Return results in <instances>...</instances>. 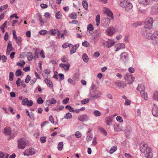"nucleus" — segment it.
Returning a JSON list of instances; mask_svg holds the SVG:
<instances>
[{"label": "nucleus", "mask_w": 158, "mask_h": 158, "mask_svg": "<svg viewBox=\"0 0 158 158\" xmlns=\"http://www.w3.org/2000/svg\"><path fill=\"white\" fill-rule=\"evenodd\" d=\"M144 37L150 40V42L154 45H158V31H155L153 32L148 30H144L143 32Z\"/></svg>", "instance_id": "nucleus-1"}, {"label": "nucleus", "mask_w": 158, "mask_h": 158, "mask_svg": "<svg viewBox=\"0 0 158 158\" xmlns=\"http://www.w3.org/2000/svg\"><path fill=\"white\" fill-rule=\"evenodd\" d=\"M104 14L106 16H108L110 18H103V19L104 20V22L106 25L108 26L110 23V20L113 19V14L111 11L106 8L104 10Z\"/></svg>", "instance_id": "nucleus-2"}, {"label": "nucleus", "mask_w": 158, "mask_h": 158, "mask_svg": "<svg viewBox=\"0 0 158 158\" xmlns=\"http://www.w3.org/2000/svg\"><path fill=\"white\" fill-rule=\"evenodd\" d=\"M140 149L143 153H145V155L148 156L151 151V148L148 147V144L145 142H142L140 145Z\"/></svg>", "instance_id": "nucleus-3"}, {"label": "nucleus", "mask_w": 158, "mask_h": 158, "mask_svg": "<svg viewBox=\"0 0 158 158\" xmlns=\"http://www.w3.org/2000/svg\"><path fill=\"white\" fill-rule=\"evenodd\" d=\"M4 132L6 135H11L10 139H13L14 137L17 135V131H15L12 133L11 128L9 127H7L4 128Z\"/></svg>", "instance_id": "nucleus-4"}, {"label": "nucleus", "mask_w": 158, "mask_h": 158, "mask_svg": "<svg viewBox=\"0 0 158 158\" xmlns=\"http://www.w3.org/2000/svg\"><path fill=\"white\" fill-rule=\"evenodd\" d=\"M153 19L150 17L147 18L145 20L144 24L145 28H151L152 26Z\"/></svg>", "instance_id": "nucleus-5"}, {"label": "nucleus", "mask_w": 158, "mask_h": 158, "mask_svg": "<svg viewBox=\"0 0 158 158\" xmlns=\"http://www.w3.org/2000/svg\"><path fill=\"white\" fill-rule=\"evenodd\" d=\"M124 78L129 84H132L135 79L132 74L129 73L126 74L124 76Z\"/></svg>", "instance_id": "nucleus-6"}, {"label": "nucleus", "mask_w": 158, "mask_h": 158, "mask_svg": "<svg viewBox=\"0 0 158 158\" xmlns=\"http://www.w3.org/2000/svg\"><path fill=\"white\" fill-rule=\"evenodd\" d=\"M21 104L23 106L27 105V106L30 107L33 105V102L32 100H29L28 98H26L22 100Z\"/></svg>", "instance_id": "nucleus-7"}, {"label": "nucleus", "mask_w": 158, "mask_h": 158, "mask_svg": "<svg viewBox=\"0 0 158 158\" xmlns=\"http://www.w3.org/2000/svg\"><path fill=\"white\" fill-rule=\"evenodd\" d=\"M35 153V149L33 148H30L29 149H26L23 152L24 156H28L32 155Z\"/></svg>", "instance_id": "nucleus-8"}, {"label": "nucleus", "mask_w": 158, "mask_h": 158, "mask_svg": "<svg viewBox=\"0 0 158 158\" xmlns=\"http://www.w3.org/2000/svg\"><path fill=\"white\" fill-rule=\"evenodd\" d=\"M153 0H138L139 3L144 6H146L152 3Z\"/></svg>", "instance_id": "nucleus-9"}, {"label": "nucleus", "mask_w": 158, "mask_h": 158, "mask_svg": "<svg viewBox=\"0 0 158 158\" xmlns=\"http://www.w3.org/2000/svg\"><path fill=\"white\" fill-rule=\"evenodd\" d=\"M18 148L20 149L24 148L26 146V143L23 138H21L18 141Z\"/></svg>", "instance_id": "nucleus-10"}, {"label": "nucleus", "mask_w": 158, "mask_h": 158, "mask_svg": "<svg viewBox=\"0 0 158 158\" xmlns=\"http://www.w3.org/2000/svg\"><path fill=\"white\" fill-rule=\"evenodd\" d=\"M114 85L118 89H122L127 86V84L126 83L120 81L115 82Z\"/></svg>", "instance_id": "nucleus-11"}, {"label": "nucleus", "mask_w": 158, "mask_h": 158, "mask_svg": "<svg viewBox=\"0 0 158 158\" xmlns=\"http://www.w3.org/2000/svg\"><path fill=\"white\" fill-rule=\"evenodd\" d=\"M89 117L86 114L80 115L78 117V120L81 122L87 121L89 120Z\"/></svg>", "instance_id": "nucleus-12"}, {"label": "nucleus", "mask_w": 158, "mask_h": 158, "mask_svg": "<svg viewBox=\"0 0 158 158\" xmlns=\"http://www.w3.org/2000/svg\"><path fill=\"white\" fill-rule=\"evenodd\" d=\"M13 50V48L12 47L11 41H9L7 46V49L6 51V54L8 55L10 51Z\"/></svg>", "instance_id": "nucleus-13"}, {"label": "nucleus", "mask_w": 158, "mask_h": 158, "mask_svg": "<svg viewBox=\"0 0 158 158\" xmlns=\"http://www.w3.org/2000/svg\"><path fill=\"white\" fill-rule=\"evenodd\" d=\"M106 31L107 34L110 36H112L115 32V29L113 27L108 28Z\"/></svg>", "instance_id": "nucleus-14"}, {"label": "nucleus", "mask_w": 158, "mask_h": 158, "mask_svg": "<svg viewBox=\"0 0 158 158\" xmlns=\"http://www.w3.org/2000/svg\"><path fill=\"white\" fill-rule=\"evenodd\" d=\"M115 47L116 48L115 51L117 52L120 49L124 48H125V45L123 43H119L116 44Z\"/></svg>", "instance_id": "nucleus-15"}, {"label": "nucleus", "mask_w": 158, "mask_h": 158, "mask_svg": "<svg viewBox=\"0 0 158 158\" xmlns=\"http://www.w3.org/2000/svg\"><path fill=\"white\" fill-rule=\"evenodd\" d=\"M56 102V101L55 99L52 98L50 99L46 100L45 103L47 105L49 106L50 104H55Z\"/></svg>", "instance_id": "nucleus-16"}, {"label": "nucleus", "mask_w": 158, "mask_h": 158, "mask_svg": "<svg viewBox=\"0 0 158 158\" xmlns=\"http://www.w3.org/2000/svg\"><path fill=\"white\" fill-rule=\"evenodd\" d=\"M152 114L153 116L157 117L158 116V111L157 108V106L156 105H154L152 111Z\"/></svg>", "instance_id": "nucleus-17"}, {"label": "nucleus", "mask_w": 158, "mask_h": 158, "mask_svg": "<svg viewBox=\"0 0 158 158\" xmlns=\"http://www.w3.org/2000/svg\"><path fill=\"white\" fill-rule=\"evenodd\" d=\"M114 130L116 131H123V127L117 124H115L114 125Z\"/></svg>", "instance_id": "nucleus-18"}, {"label": "nucleus", "mask_w": 158, "mask_h": 158, "mask_svg": "<svg viewBox=\"0 0 158 158\" xmlns=\"http://www.w3.org/2000/svg\"><path fill=\"white\" fill-rule=\"evenodd\" d=\"M137 90L138 91H139L140 93H141V92L145 91V88L144 86L142 84L139 85L138 86L137 88Z\"/></svg>", "instance_id": "nucleus-19"}, {"label": "nucleus", "mask_w": 158, "mask_h": 158, "mask_svg": "<svg viewBox=\"0 0 158 158\" xmlns=\"http://www.w3.org/2000/svg\"><path fill=\"white\" fill-rule=\"evenodd\" d=\"M59 66L60 67L63 68L64 70H68L69 69L70 65L69 63L67 62L66 64L61 63L60 64Z\"/></svg>", "instance_id": "nucleus-20"}, {"label": "nucleus", "mask_w": 158, "mask_h": 158, "mask_svg": "<svg viewBox=\"0 0 158 158\" xmlns=\"http://www.w3.org/2000/svg\"><path fill=\"white\" fill-rule=\"evenodd\" d=\"M128 57V56L126 52L122 53L120 55L121 59L124 61H126Z\"/></svg>", "instance_id": "nucleus-21"}, {"label": "nucleus", "mask_w": 158, "mask_h": 158, "mask_svg": "<svg viewBox=\"0 0 158 158\" xmlns=\"http://www.w3.org/2000/svg\"><path fill=\"white\" fill-rule=\"evenodd\" d=\"M157 6L156 5H154L151 8V12L153 14H156L158 13V10L157 9Z\"/></svg>", "instance_id": "nucleus-22"}, {"label": "nucleus", "mask_w": 158, "mask_h": 158, "mask_svg": "<svg viewBox=\"0 0 158 158\" xmlns=\"http://www.w3.org/2000/svg\"><path fill=\"white\" fill-rule=\"evenodd\" d=\"M132 8V5L131 3L130 2H127L126 7H124L123 8H124L125 10L127 11H128L130 10Z\"/></svg>", "instance_id": "nucleus-23"}, {"label": "nucleus", "mask_w": 158, "mask_h": 158, "mask_svg": "<svg viewBox=\"0 0 158 158\" xmlns=\"http://www.w3.org/2000/svg\"><path fill=\"white\" fill-rule=\"evenodd\" d=\"M143 24V23L141 22H139L132 23L131 26L132 27H137L138 26H140Z\"/></svg>", "instance_id": "nucleus-24"}, {"label": "nucleus", "mask_w": 158, "mask_h": 158, "mask_svg": "<svg viewBox=\"0 0 158 158\" xmlns=\"http://www.w3.org/2000/svg\"><path fill=\"white\" fill-rule=\"evenodd\" d=\"M37 19L40 22V23L42 24H44L46 22V21L42 19V16L40 14H38L37 15Z\"/></svg>", "instance_id": "nucleus-25"}, {"label": "nucleus", "mask_w": 158, "mask_h": 158, "mask_svg": "<svg viewBox=\"0 0 158 158\" xmlns=\"http://www.w3.org/2000/svg\"><path fill=\"white\" fill-rule=\"evenodd\" d=\"M107 44H108V48H109L110 47L112 46L113 45L115 42H114V40H109L107 41Z\"/></svg>", "instance_id": "nucleus-26"}, {"label": "nucleus", "mask_w": 158, "mask_h": 158, "mask_svg": "<svg viewBox=\"0 0 158 158\" xmlns=\"http://www.w3.org/2000/svg\"><path fill=\"white\" fill-rule=\"evenodd\" d=\"M140 94L142 98H143L146 100H148V96L146 93H145L144 91H143V92H141Z\"/></svg>", "instance_id": "nucleus-27"}, {"label": "nucleus", "mask_w": 158, "mask_h": 158, "mask_svg": "<svg viewBox=\"0 0 158 158\" xmlns=\"http://www.w3.org/2000/svg\"><path fill=\"white\" fill-rule=\"evenodd\" d=\"M127 2L125 0H121L120 3V6L122 8L126 7Z\"/></svg>", "instance_id": "nucleus-28"}, {"label": "nucleus", "mask_w": 158, "mask_h": 158, "mask_svg": "<svg viewBox=\"0 0 158 158\" xmlns=\"http://www.w3.org/2000/svg\"><path fill=\"white\" fill-rule=\"evenodd\" d=\"M98 130L104 135H107V132L106 131L101 127H98Z\"/></svg>", "instance_id": "nucleus-29"}, {"label": "nucleus", "mask_w": 158, "mask_h": 158, "mask_svg": "<svg viewBox=\"0 0 158 158\" xmlns=\"http://www.w3.org/2000/svg\"><path fill=\"white\" fill-rule=\"evenodd\" d=\"M44 81L48 86L51 87H52V83L50 80L46 78L44 80Z\"/></svg>", "instance_id": "nucleus-30"}, {"label": "nucleus", "mask_w": 158, "mask_h": 158, "mask_svg": "<svg viewBox=\"0 0 158 158\" xmlns=\"http://www.w3.org/2000/svg\"><path fill=\"white\" fill-rule=\"evenodd\" d=\"M69 47L70 48V52L71 54L73 53L76 52V49H75L72 44H69Z\"/></svg>", "instance_id": "nucleus-31"}, {"label": "nucleus", "mask_w": 158, "mask_h": 158, "mask_svg": "<svg viewBox=\"0 0 158 158\" xmlns=\"http://www.w3.org/2000/svg\"><path fill=\"white\" fill-rule=\"evenodd\" d=\"M16 41V42L19 46H21L22 45L21 42L22 41V38L20 36H18V38Z\"/></svg>", "instance_id": "nucleus-32"}, {"label": "nucleus", "mask_w": 158, "mask_h": 158, "mask_svg": "<svg viewBox=\"0 0 158 158\" xmlns=\"http://www.w3.org/2000/svg\"><path fill=\"white\" fill-rule=\"evenodd\" d=\"M64 106H59V107L57 106L56 108H53V110L57 111H60L62 110L64 108Z\"/></svg>", "instance_id": "nucleus-33"}, {"label": "nucleus", "mask_w": 158, "mask_h": 158, "mask_svg": "<svg viewBox=\"0 0 158 158\" xmlns=\"http://www.w3.org/2000/svg\"><path fill=\"white\" fill-rule=\"evenodd\" d=\"M9 155L7 153H4L0 152V158H8Z\"/></svg>", "instance_id": "nucleus-34"}, {"label": "nucleus", "mask_w": 158, "mask_h": 158, "mask_svg": "<svg viewBox=\"0 0 158 158\" xmlns=\"http://www.w3.org/2000/svg\"><path fill=\"white\" fill-rule=\"evenodd\" d=\"M117 149L116 146H114L112 147L110 150V154H112L114 152H115Z\"/></svg>", "instance_id": "nucleus-35"}, {"label": "nucleus", "mask_w": 158, "mask_h": 158, "mask_svg": "<svg viewBox=\"0 0 158 158\" xmlns=\"http://www.w3.org/2000/svg\"><path fill=\"white\" fill-rule=\"evenodd\" d=\"M96 24L98 26L100 23V15H97L96 17Z\"/></svg>", "instance_id": "nucleus-36"}, {"label": "nucleus", "mask_w": 158, "mask_h": 158, "mask_svg": "<svg viewBox=\"0 0 158 158\" xmlns=\"http://www.w3.org/2000/svg\"><path fill=\"white\" fill-rule=\"evenodd\" d=\"M153 98L154 100L158 101V92L156 91L154 92Z\"/></svg>", "instance_id": "nucleus-37"}, {"label": "nucleus", "mask_w": 158, "mask_h": 158, "mask_svg": "<svg viewBox=\"0 0 158 158\" xmlns=\"http://www.w3.org/2000/svg\"><path fill=\"white\" fill-rule=\"evenodd\" d=\"M82 4L83 7L85 9V10H87L88 7L87 2L85 1H83Z\"/></svg>", "instance_id": "nucleus-38"}, {"label": "nucleus", "mask_w": 158, "mask_h": 158, "mask_svg": "<svg viewBox=\"0 0 158 158\" xmlns=\"http://www.w3.org/2000/svg\"><path fill=\"white\" fill-rule=\"evenodd\" d=\"M82 59L83 61L85 62H87L88 61V58L87 55L84 53L82 56Z\"/></svg>", "instance_id": "nucleus-39"}, {"label": "nucleus", "mask_w": 158, "mask_h": 158, "mask_svg": "<svg viewBox=\"0 0 158 158\" xmlns=\"http://www.w3.org/2000/svg\"><path fill=\"white\" fill-rule=\"evenodd\" d=\"M27 58L29 61H31L32 60L33 56L31 52H28L27 53Z\"/></svg>", "instance_id": "nucleus-40"}, {"label": "nucleus", "mask_w": 158, "mask_h": 158, "mask_svg": "<svg viewBox=\"0 0 158 158\" xmlns=\"http://www.w3.org/2000/svg\"><path fill=\"white\" fill-rule=\"evenodd\" d=\"M25 62L23 60H22L20 61V62H17L16 64L17 66H20L22 67H23V65L25 64Z\"/></svg>", "instance_id": "nucleus-41"}, {"label": "nucleus", "mask_w": 158, "mask_h": 158, "mask_svg": "<svg viewBox=\"0 0 158 158\" xmlns=\"http://www.w3.org/2000/svg\"><path fill=\"white\" fill-rule=\"evenodd\" d=\"M72 115L69 113H66L64 116V118L66 119H69L72 118Z\"/></svg>", "instance_id": "nucleus-42"}, {"label": "nucleus", "mask_w": 158, "mask_h": 158, "mask_svg": "<svg viewBox=\"0 0 158 158\" xmlns=\"http://www.w3.org/2000/svg\"><path fill=\"white\" fill-rule=\"evenodd\" d=\"M68 81L69 84L73 85H74L76 83L75 80H73L71 78H69L68 80Z\"/></svg>", "instance_id": "nucleus-43"}, {"label": "nucleus", "mask_w": 158, "mask_h": 158, "mask_svg": "<svg viewBox=\"0 0 158 158\" xmlns=\"http://www.w3.org/2000/svg\"><path fill=\"white\" fill-rule=\"evenodd\" d=\"M63 147V144L62 142H60L58 145V149L59 150H61Z\"/></svg>", "instance_id": "nucleus-44"}, {"label": "nucleus", "mask_w": 158, "mask_h": 158, "mask_svg": "<svg viewBox=\"0 0 158 158\" xmlns=\"http://www.w3.org/2000/svg\"><path fill=\"white\" fill-rule=\"evenodd\" d=\"M38 65L39 67L38 68H37V70H38V72L39 73H41V72L42 70V63L41 62H40L38 63Z\"/></svg>", "instance_id": "nucleus-45"}, {"label": "nucleus", "mask_w": 158, "mask_h": 158, "mask_svg": "<svg viewBox=\"0 0 158 158\" xmlns=\"http://www.w3.org/2000/svg\"><path fill=\"white\" fill-rule=\"evenodd\" d=\"M94 114L95 116L97 117L100 116L101 114L100 112L98 110L94 111Z\"/></svg>", "instance_id": "nucleus-46"}, {"label": "nucleus", "mask_w": 158, "mask_h": 158, "mask_svg": "<svg viewBox=\"0 0 158 158\" xmlns=\"http://www.w3.org/2000/svg\"><path fill=\"white\" fill-rule=\"evenodd\" d=\"M77 17V14L75 13H72L70 15V18L73 19H76Z\"/></svg>", "instance_id": "nucleus-47"}, {"label": "nucleus", "mask_w": 158, "mask_h": 158, "mask_svg": "<svg viewBox=\"0 0 158 158\" xmlns=\"http://www.w3.org/2000/svg\"><path fill=\"white\" fill-rule=\"evenodd\" d=\"M22 71L20 69H19L15 72V74L16 76L19 77L21 75Z\"/></svg>", "instance_id": "nucleus-48"}, {"label": "nucleus", "mask_w": 158, "mask_h": 158, "mask_svg": "<svg viewBox=\"0 0 158 158\" xmlns=\"http://www.w3.org/2000/svg\"><path fill=\"white\" fill-rule=\"evenodd\" d=\"M87 29L90 31L93 30L94 27L93 25L91 24H89L88 25Z\"/></svg>", "instance_id": "nucleus-49"}, {"label": "nucleus", "mask_w": 158, "mask_h": 158, "mask_svg": "<svg viewBox=\"0 0 158 158\" xmlns=\"http://www.w3.org/2000/svg\"><path fill=\"white\" fill-rule=\"evenodd\" d=\"M75 135L77 138H80L81 136V133L79 131L76 132L75 134Z\"/></svg>", "instance_id": "nucleus-50"}, {"label": "nucleus", "mask_w": 158, "mask_h": 158, "mask_svg": "<svg viewBox=\"0 0 158 158\" xmlns=\"http://www.w3.org/2000/svg\"><path fill=\"white\" fill-rule=\"evenodd\" d=\"M112 120V119L110 118H108L106 121V124L108 125H111V124Z\"/></svg>", "instance_id": "nucleus-51"}, {"label": "nucleus", "mask_w": 158, "mask_h": 158, "mask_svg": "<svg viewBox=\"0 0 158 158\" xmlns=\"http://www.w3.org/2000/svg\"><path fill=\"white\" fill-rule=\"evenodd\" d=\"M14 76V73L13 72H10L9 73V80L11 81L13 80Z\"/></svg>", "instance_id": "nucleus-52"}, {"label": "nucleus", "mask_w": 158, "mask_h": 158, "mask_svg": "<svg viewBox=\"0 0 158 158\" xmlns=\"http://www.w3.org/2000/svg\"><path fill=\"white\" fill-rule=\"evenodd\" d=\"M89 101V99H85L81 101V103L83 104H85L88 103Z\"/></svg>", "instance_id": "nucleus-53"}, {"label": "nucleus", "mask_w": 158, "mask_h": 158, "mask_svg": "<svg viewBox=\"0 0 158 158\" xmlns=\"http://www.w3.org/2000/svg\"><path fill=\"white\" fill-rule=\"evenodd\" d=\"M8 5L7 4H6L4 5H3L2 6L0 7V12L2 11L3 10L5 9H6L7 8Z\"/></svg>", "instance_id": "nucleus-54"}, {"label": "nucleus", "mask_w": 158, "mask_h": 158, "mask_svg": "<svg viewBox=\"0 0 158 158\" xmlns=\"http://www.w3.org/2000/svg\"><path fill=\"white\" fill-rule=\"evenodd\" d=\"M61 16V14L60 12H57L56 14V17L57 19H59L60 18Z\"/></svg>", "instance_id": "nucleus-55"}, {"label": "nucleus", "mask_w": 158, "mask_h": 158, "mask_svg": "<svg viewBox=\"0 0 158 158\" xmlns=\"http://www.w3.org/2000/svg\"><path fill=\"white\" fill-rule=\"evenodd\" d=\"M46 137L45 136H43L40 139V142L41 143H44L46 141Z\"/></svg>", "instance_id": "nucleus-56"}, {"label": "nucleus", "mask_w": 158, "mask_h": 158, "mask_svg": "<svg viewBox=\"0 0 158 158\" xmlns=\"http://www.w3.org/2000/svg\"><path fill=\"white\" fill-rule=\"evenodd\" d=\"M57 31L55 29H52L49 32L51 35H54L56 33Z\"/></svg>", "instance_id": "nucleus-57"}, {"label": "nucleus", "mask_w": 158, "mask_h": 158, "mask_svg": "<svg viewBox=\"0 0 158 158\" xmlns=\"http://www.w3.org/2000/svg\"><path fill=\"white\" fill-rule=\"evenodd\" d=\"M44 102L42 98L41 97L38 98L37 100V102L39 104H41Z\"/></svg>", "instance_id": "nucleus-58"}, {"label": "nucleus", "mask_w": 158, "mask_h": 158, "mask_svg": "<svg viewBox=\"0 0 158 158\" xmlns=\"http://www.w3.org/2000/svg\"><path fill=\"white\" fill-rule=\"evenodd\" d=\"M116 119L117 120L119 123L122 122L123 121L122 118L120 116H117L116 118Z\"/></svg>", "instance_id": "nucleus-59"}, {"label": "nucleus", "mask_w": 158, "mask_h": 158, "mask_svg": "<svg viewBox=\"0 0 158 158\" xmlns=\"http://www.w3.org/2000/svg\"><path fill=\"white\" fill-rule=\"evenodd\" d=\"M31 77L29 75H28L26 77V78L25 79V82L26 83H28L29 82V81L31 80Z\"/></svg>", "instance_id": "nucleus-60"}, {"label": "nucleus", "mask_w": 158, "mask_h": 158, "mask_svg": "<svg viewBox=\"0 0 158 158\" xmlns=\"http://www.w3.org/2000/svg\"><path fill=\"white\" fill-rule=\"evenodd\" d=\"M37 81V79L36 78H34L32 79L30 82V84L31 85H33L35 82Z\"/></svg>", "instance_id": "nucleus-61"}, {"label": "nucleus", "mask_w": 158, "mask_h": 158, "mask_svg": "<svg viewBox=\"0 0 158 158\" xmlns=\"http://www.w3.org/2000/svg\"><path fill=\"white\" fill-rule=\"evenodd\" d=\"M49 120L52 123H54V120L52 115H50L49 117Z\"/></svg>", "instance_id": "nucleus-62"}, {"label": "nucleus", "mask_w": 158, "mask_h": 158, "mask_svg": "<svg viewBox=\"0 0 158 158\" xmlns=\"http://www.w3.org/2000/svg\"><path fill=\"white\" fill-rule=\"evenodd\" d=\"M92 139V137L91 136V135H88L87 136L86 138V140L87 141L89 142V141H91Z\"/></svg>", "instance_id": "nucleus-63"}, {"label": "nucleus", "mask_w": 158, "mask_h": 158, "mask_svg": "<svg viewBox=\"0 0 158 158\" xmlns=\"http://www.w3.org/2000/svg\"><path fill=\"white\" fill-rule=\"evenodd\" d=\"M69 100V99L68 98H66L65 99L63 100L62 101V103L63 104H66L68 102Z\"/></svg>", "instance_id": "nucleus-64"}]
</instances>
